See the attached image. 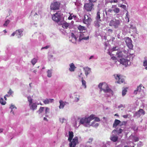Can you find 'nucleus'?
Segmentation results:
<instances>
[{"label":"nucleus","instance_id":"nucleus-1","mask_svg":"<svg viewBox=\"0 0 147 147\" xmlns=\"http://www.w3.org/2000/svg\"><path fill=\"white\" fill-rule=\"evenodd\" d=\"M69 137L68 138V141L70 142L69 144L70 147H76L77 144L78 143V137H75L71 140L74 136V133L72 131L69 132Z\"/></svg>","mask_w":147,"mask_h":147},{"label":"nucleus","instance_id":"nucleus-2","mask_svg":"<svg viewBox=\"0 0 147 147\" xmlns=\"http://www.w3.org/2000/svg\"><path fill=\"white\" fill-rule=\"evenodd\" d=\"M99 88L100 89L101 91L103 90L105 93L110 92L111 94L113 92L111 89L109 88L108 84L105 83H100L98 85Z\"/></svg>","mask_w":147,"mask_h":147},{"label":"nucleus","instance_id":"nucleus-3","mask_svg":"<svg viewBox=\"0 0 147 147\" xmlns=\"http://www.w3.org/2000/svg\"><path fill=\"white\" fill-rule=\"evenodd\" d=\"M117 56L119 57H123L126 58H130L131 55L132 56L133 54H131L129 52V50H124L117 53Z\"/></svg>","mask_w":147,"mask_h":147},{"label":"nucleus","instance_id":"nucleus-4","mask_svg":"<svg viewBox=\"0 0 147 147\" xmlns=\"http://www.w3.org/2000/svg\"><path fill=\"white\" fill-rule=\"evenodd\" d=\"M120 24V21L119 20L114 19L111 20L109 23V26L114 27V28H117L119 27Z\"/></svg>","mask_w":147,"mask_h":147},{"label":"nucleus","instance_id":"nucleus-5","mask_svg":"<svg viewBox=\"0 0 147 147\" xmlns=\"http://www.w3.org/2000/svg\"><path fill=\"white\" fill-rule=\"evenodd\" d=\"M94 6L92 3L89 2L88 3L84 4V8L87 11H91L93 9Z\"/></svg>","mask_w":147,"mask_h":147},{"label":"nucleus","instance_id":"nucleus-6","mask_svg":"<svg viewBox=\"0 0 147 147\" xmlns=\"http://www.w3.org/2000/svg\"><path fill=\"white\" fill-rule=\"evenodd\" d=\"M92 21V20L91 18L87 15H85L84 18L83 20V22L84 24L88 26L90 25Z\"/></svg>","mask_w":147,"mask_h":147},{"label":"nucleus","instance_id":"nucleus-7","mask_svg":"<svg viewBox=\"0 0 147 147\" xmlns=\"http://www.w3.org/2000/svg\"><path fill=\"white\" fill-rule=\"evenodd\" d=\"M125 42L127 46L130 49H133V45L132 42V41L131 39L129 37H127L125 38Z\"/></svg>","mask_w":147,"mask_h":147},{"label":"nucleus","instance_id":"nucleus-8","mask_svg":"<svg viewBox=\"0 0 147 147\" xmlns=\"http://www.w3.org/2000/svg\"><path fill=\"white\" fill-rule=\"evenodd\" d=\"M129 59L124 58L121 59L119 61L121 64L127 66V65H131V62L130 61V58Z\"/></svg>","mask_w":147,"mask_h":147},{"label":"nucleus","instance_id":"nucleus-9","mask_svg":"<svg viewBox=\"0 0 147 147\" xmlns=\"http://www.w3.org/2000/svg\"><path fill=\"white\" fill-rule=\"evenodd\" d=\"M52 18L54 21L57 22H59L61 19L60 14L59 12L56 13L53 15Z\"/></svg>","mask_w":147,"mask_h":147},{"label":"nucleus","instance_id":"nucleus-10","mask_svg":"<svg viewBox=\"0 0 147 147\" xmlns=\"http://www.w3.org/2000/svg\"><path fill=\"white\" fill-rule=\"evenodd\" d=\"M114 76L117 83L121 84L124 82V80L122 76L118 74H115Z\"/></svg>","mask_w":147,"mask_h":147},{"label":"nucleus","instance_id":"nucleus-11","mask_svg":"<svg viewBox=\"0 0 147 147\" xmlns=\"http://www.w3.org/2000/svg\"><path fill=\"white\" fill-rule=\"evenodd\" d=\"M60 3L59 2H56L51 4L50 8L51 9L56 10L58 9L59 7Z\"/></svg>","mask_w":147,"mask_h":147},{"label":"nucleus","instance_id":"nucleus-12","mask_svg":"<svg viewBox=\"0 0 147 147\" xmlns=\"http://www.w3.org/2000/svg\"><path fill=\"white\" fill-rule=\"evenodd\" d=\"M94 121L92 123V125L94 127H96L98 126L99 124L97 123H96V122H98L100 121V119L98 117H95L94 118Z\"/></svg>","mask_w":147,"mask_h":147},{"label":"nucleus","instance_id":"nucleus-13","mask_svg":"<svg viewBox=\"0 0 147 147\" xmlns=\"http://www.w3.org/2000/svg\"><path fill=\"white\" fill-rule=\"evenodd\" d=\"M89 119L87 118H82L80 120V123L81 124H88L90 123L88 121Z\"/></svg>","mask_w":147,"mask_h":147},{"label":"nucleus","instance_id":"nucleus-14","mask_svg":"<svg viewBox=\"0 0 147 147\" xmlns=\"http://www.w3.org/2000/svg\"><path fill=\"white\" fill-rule=\"evenodd\" d=\"M142 87L144 88V87L143 86L142 84H140L139 86H138L137 90H135L134 91V94H137V92H140L141 91Z\"/></svg>","mask_w":147,"mask_h":147},{"label":"nucleus","instance_id":"nucleus-15","mask_svg":"<svg viewBox=\"0 0 147 147\" xmlns=\"http://www.w3.org/2000/svg\"><path fill=\"white\" fill-rule=\"evenodd\" d=\"M54 100L53 99L46 98L43 101V102L45 104H48L52 102Z\"/></svg>","mask_w":147,"mask_h":147},{"label":"nucleus","instance_id":"nucleus-16","mask_svg":"<svg viewBox=\"0 0 147 147\" xmlns=\"http://www.w3.org/2000/svg\"><path fill=\"white\" fill-rule=\"evenodd\" d=\"M121 121L120 120L118 119H116L113 124V127L114 128H116L117 126L121 123Z\"/></svg>","mask_w":147,"mask_h":147},{"label":"nucleus","instance_id":"nucleus-17","mask_svg":"<svg viewBox=\"0 0 147 147\" xmlns=\"http://www.w3.org/2000/svg\"><path fill=\"white\" fill-rule=\"evenodd\" d=\"M101 20H96L94 22V26L96 28H98L100 26V22Z\"/></svg>","mask_w":147,"mask_h":147},{"label":"nucleus","instance_id":"nucleus-18","mask_svg":"<svg viewBox=\"0 0 147 147\" xmlns=\"http://www.w3.org/2000/svg\"><path fill=\"white\" fill-rule=\"evenodd\" d=\"M113 11V9H109L107 10H106L105 13L106 15L107 16H110L112 15V13Z\"/></svg>","mask_w":147,"mask_h":147},{"label":"nucleus","instance_id":"nucleus-19","mask_svg":"<svg viewBox=\"0 0 147 147\" xmlns=\"http://www.w3.org/2000/svg\"><path fill=\"white\" fill-rule=\"evenodd\" d=\"M69 66L70 68H69V71L71 72L74 71L76 67L75 66L74 64L73 63H72L69 65Z\"/></svg>","mask_w":147,"mask_h":147},{"label":"nucleus","instance_id":"nucleus-20","mask_svg":"<svg viewBox=\"0 0 147 147\" xmlns=\"http://www.w3.org/2000/svg\"><path fill=\"white\" fill-rule=\"evenodd\" d=\"M59 102L60 104V105L59 107V108L60 109H63L64 106L65 105V103L62 100H60L59 101Z\"/></svg>","mask_w":147,"mask_h":147},{"label":"nucleus","instance_id":"nucleus-21","mask_svg":"<svg viewBox=\"0 0 147 147\" xmlns=\"http://www.w3.org/2000/svg\"><path fill=\"white\" fill-rule=\"evenodd\" d=\"M111 139L113 142H116L118 139V137L117 136L113 135L111 137Z\"/></svg>","mask_w":147,"mask_h":147},{"label":"nucleus","instance_id":"nucleus-22","mask_svg":"<svg viewBox=\"0 0 147 147\" xmlns=\"http://www.w3.org/2000/svg\"><path fill=\"white\" fill-rule=\"evenodd\" d=\"M30 106V108L31 109L33 110H36L37 107V105L36 103H32L31 104Z\"/></svg>","mask_w":147,"mask_h":147},{"label":"nucleus","instance_id":"nucleus-23","mask_svg":"<svg viewBox=\"0 0 147 147\" xmlns=\"http://www.w3.org/2000/svg\"><path fill=\"white\" fill-rule=\"evenodd\" d=\"M15 32L16 35L18 36V38L20 37L22 32V31L20 29H19L16 30Z\"/></svg>","mask_w":147,"mask_h":147},{"label":"nucleus","instance_id":"nucleus-24","mask_svg":"<svg viewBox=\"0 0 147 147\" xmlns=\"http://www.w3.org/2000/svg\"><path fill=\"white\" fill-rule=\"evenodd\" d=\"M69 24L68 23L65 22L62 25V27L65 29H67L69 26Z\"/></svg>","mask_w":147,"mask_h":147},{"label":"nucleus","instance_id":"nucleus-25","mask_svg":"<svg viewBox=\"0 0 147 147\" xmlns=\"http://www.w3.org/2000/svg\"><path fill=\"white\" fill-rule=\"evenodd\" d=\"M78 29L79 30L80 32H82L84 30H86L85 27L84 26H82L81 25H79L78 27Z\"/></svg>","mask_w":147,"mask_h":147},{"label":"nucleus","instance_id":"nucleus-26","mask_svg":"<svg viewBox=\"0 0 147 147\" xmlns=\"http://www.w3.org/2000/svg\"><path fill=\"white\" fill-rule=\"evenodd\" d=\"M10 108L11 109V112L14 114V110H15L16 109V107L14 105H11L10 107Z\"/></svg>","mask_w":147,"mask_h":147},{"label":"nucleus","instance_id":"nucleus-27","mask_svg":"<svg viewBox=\"0 0 147 147\" xmlns=\"http://www.w3.org/2000/svg\"><path fill=\"white\" fill-rule=\"evenodd\" d=\"M123 131V129L120 128L119 130H117V129H114L112 131V132H114L115 131H116L117 133L118 134H121Z\"/></svg>","mask_w":147,"mask_h":147},{"label":"nucleus","instance_id":"nucleus-28","mask_svg":"<svg viewBox=\"0 0 147 147\" xmlns=\"http://www.w3.org/2000/svg\"><path fill=\"white\" fill-rule=\"evenodd\" d=\"M100 13L99 11H98L97 12V16L95 18V19L96 20H100Z\"/></svg>","mask_w":147,"mask_h":147},{"label":"nucleus","instance_id":"nucleus-29","mask_svg":"<svg viewBox=\"0 0 147 147\" xmlns=\"http://www.w3.org/2000/svg\"><path fill=\"white\" fill-rule=\"evenodd\" d=\"M45 109V107H40L38 110L37 111V112L39 114L42 113L44 110Z\"/></svg>","mask_w":147,"mask_h":147},{"label":"nucleus","instance_id":"nucleus-30","mask_svg":"<svg viewBox=\"0 0 147 147\" xmlns=\"http://www.w3.org/2000/svg\"><path fill=\"white\" fill-rule=\"evenodd\" d=\"M94 115H91L90 117L87 118V119H89V120H88V121H89V123H90V121L94 119Z\"/></svg>","mask_w":147,"mask_h":147},{"label":"nucleus","instance_id":"nucleus-31","mask_svg":"<svg viewBox=\"0 0 147 147\" xmlns=\"http://www.w3.org/2000/svg\"><path fill=\"white\" fill-rule=\"evenodd\" d=\"M85 74L87 76L90 71V69L88 67H87L85 68Z\"/></svg>","mask_w":147,"mask_h":147},{"label":"nucleus","instance_id":"nucleus-32","mask_svg":"<svg viewBox=\"0 0 147 147\" xmlns=\"http://www.w3.org/2000/svg\"><path fill=\"white\" fill-rule=\"evenodd\" d=\"M52 71V69L51 70H48L47 71V76L48 77L50 78L51 76Z\"/></svg>","mask_w":147,"mask_h":147},{"label":"nucleus","instance_id":"nucleus-33","mask_svg":"<svg viewBox=\"0 0 147 147\" xmlns=\"http://www.w3.org/2000/svg\"><path fill=\"white\" fill-rule=\"evenodd\" d=\"M28 101L29 102V105H30L32 103V99L30 96L28 97Z\"/></svg>","mask_w":147,"mask_h":147},{"label":"nucleus","instance_id":"nucleus-34","mask_svg":"<svg viewBox=\"0 0 147 147\" xmlns=\"http://www.w3.org/2000/svg\"><path fill=\"white\" fill-rule=\"evenodd\" d=\"M113 11H114L115 13H117L119 12V9L118 8H115L113 9Z\"/></svg>","mask_w":147,"mask_h":147},{"label":"nucleus","instance_id":"nucleus-35","mask_svg":"<svg viewBox=\"0 0 147 147\" xmlns=\"http://www.w3.org/2000/svg\"><path fill=\"white\" fill-rule=\"evenodd\" d=\"M82 85L84 86V88H86V81L84 80L83 78H82Z\"/></svg>","mask_w":147,"mask_h":147},{"label":"nucleus","instance_id":"nucleus-36","mask_svg":"<svg viewBox=\"0 0 147 147\" xmlns=\"http://www.w3.org/2000/svg\"><path fill=\"white\" fill-rule=\"evenodd\" d=\"M37 61V59L35 58L33 59L31 61V62L33 65H34L36 63Z\"/></svg>","mask_w":147,"mask_h":147},{"label":"nucleus","instance_id":"nucleus-37","mask_svg":"<svg viewBox=\"0 0 147 147\" xmlns=\"http://www.w3.org/2000/svg\"><path fill=\"white\" fill-rule=\"evenodd\" d=\"M6 102L4 101L3 99L2 98H1L0 99V103L2 105H4L6 104Z\"/></svg>","mask_w":147,"mask_h":147},{"label":"nucleus","instance_id":"nucleus-38","mask_svg":"<svg viewBox=\"0 0 147 147\" xmlns=\"http://www.w3.org/2000/svg\"><path fill=\"white\" fill-rule=\"evenodd\" d=\"M71 37H72V39H74L75 41H76L77 40V38L73 33H71Z\"/></svg>","mask_w":147,"mask_h":147},{"label":"nucleus","instance_id":"nucleus-39","mask_svg":"<svg viewBox=\"0 0 147 147\" xmlns=\"http://www.w3.org/2000/svg\"><path fill=\"white\" fill-rule=\"evenodd\" d=\"M9 22H10V20H7L6 21H5V23L3 24V26H7V25H8V24L9 23Z\"/></svg>","mask_w":147,"mask_h":147},{"label":"nucleus","instance_id":"nucleus-40","mask_svg":"<svg viewBox=\"0 0 147 147\" xmlns=\"http://www.w3.org/2000/svg\"><path fill=\"white\" fill-rule=\"evenodd\" d=\"M130 30H133L134 31H136V29L135 27L131 25L130 27Z\"/></svg>","mask_w":147,"mask_h":147},{"label":"nucleus","instance_id":"nucleus-41","mask_svg":"<svg viewBox=\"0 0 147 147\" xmlns=\"http://www.w3.org/2000/svg\"><path fill=\"white\" fill-rule=\"evenodd\" d=\"M140 112L141 113V114H142L143 115H144L145 114V112L142 109H140L138 111V112Z\"/></svg>","mask_w":147,"mask_h":147},{"label":"nucleus","instance_id":"nucleus-42","mask_svg":"<svg viewBox=\"0 0 147 147\" xmlns=\"http://www.w3.org/2000/svg\"><path fill=\"white\" fill-rule=\"evenodd\" d=\"M127 92V90L126 88H125L122 91V95L123 96L125 95L126 94V92Z\"/></svg>","mask_w":147,"mask_h":147},{"label":"nucleus","instance_id":"nucleus-43","mask_svg":"<svg viewBox=\"0 0 147 147\" xmlns=\"http://www.w3.org/2000/svg\"><path fill=\"white\" fill-rule=\"evenodd\" d=\"M111 59H112L114 61V62L115 63H116L117 62V58L115 56H113L111 57Z\"/></svg>","mask_w":147,"mask_h":147},{"label":"nucleus","instance_id":"nucleus-44","mask_svg":"<svg viewBox=\"0 0 147 147\" xmlns=\"http://www.w3.org/2000/svg\"><path fill=\"white\" fill-rule=\"evenodd\" d=\"M119 49V48L117 47H113L112 49V50L113 51H115Z\"/></svg>","mask_w":147,"mask_h":147},{"label":"nucleus","instance_id":"nucleus-45","mask_svg":"<svg viewBox=\"0 0 147 147\" xmlns=\"http://www.w3.org/2000/svg\"><path fill=\"white\" fill-rule=\"evenodd\" d=\"M49 109L47 107L45 108V114H47L49 112Z\"/></svg>","mask_w":147,"mask_h":147},{"label":"nucleus","instance_id":"nucleus-46","mask_svg":"<svg viewBox=\"0 0 147 147\" xmlns=\"http://www.w3.org/2000/svg\"><path fill=\"white\" fill-rule=\"evenodd\" d=\"M143 66H147V60H145L143 62Z\"/></svg>","mask_w":147,"mask_h":147},{"label":"nucleus","instance_id":"nucleus-47","mask_svg":"<svg viewBox=\"0 0 147 147\" xmlns=\"http://www.w3.org/2000/svg\"><path fill=\"white\" fill-rule=\"evenodd\" d=\"M119 7H122L125 10H126V5H121Z\"/></svg>","mask_w":147,"mask_h":147},{"label":"nucleus","instance_id":"nucleus-48","mask_svg":"<svg viewBox=\"0 0 147 147\" xmlns=\"http://www.w3.org/2000/svg\"><path fill=\"white\" fill-rule=\"evenodd\" d=\"M109 2L111 3H117V0H113V1L112 0H109Z\"/></svg>","mask_w":147,"mask_h":147},{"label":"nucleus","instance_id":"nucleus-49","mask_svg":"<svg viewBox=\"0 0 147 147\" xmlns=\"http://www.w3.org/2000/svg\"><path fill=\"white\" fill-rule=\"evenodd\" d=\"M127 123V122L126 121H123L122 122V124L120 125V126H122V125H125Z\"/></svg>","mask_w":147,"mask_h":147},{"label":"nucleus","instance_id":"nucleus-50","mask_svg":"<svg viewBox=\"0 0 147 147\" xmlns=\"http://www.w3.org/2000/svg\"><path fill=\"white\" fill-rule=\"evenodd\" d=\"M125 19L127 20V22H129V16H126L125 17Z\"/></svg>","mask_w":147,"mask_h":147},{"label":"nucleus","instance_id":"nucleus-51","mask_svg":"<svg viewBox=\"0 0 147 147\" xmlns=\"http://www.w3.org/2000/svg\"><path fill=\"white\" fill-rule=\"evenodd\" d=\"M13 93L12 91L11 90V89H10L9 91V92H8V93L10 95H11Z\"/></svg>","mask_w":147,"mask_h":147},{"label":"nucleus","instance_id":"nucleus-52","mask_svg":"<svg viewBox=\"0 0 147 147\" xmlns=\"http://www.w3.org/2000/svg\"><path fill=\"white\" fill-rule=\"evenodd\" d=\"M129 116V115L128 114H127V115H123V117L124 118H127Z\"/></svg>","mask_w":147,"mask_h":147},{"label":"nucleus","instance_id":"nucleus-53","mask_svg":"<svg viewBox=\"0 0 147 147\" xmlns=\"http://www.w3.org/2000/svg\"><path fill=\"white\" fill-rule=\"evenodd\" d=\"M49 46H47L46 47H42V48H41V49H47L49 47Z\"/></svg>","mask_w":147,"mask_h":147},{"label":"nucleus","instance_id":"nucleus-54","mask_svg":"<svg viewBox=\"0 0 147 147\" xmlns=\"http://www.w3.org/2000/svg\"><path fill=\"white\" fill-rule=\"evenodd\" d=\"M108 32H110V33H112L113 32V30L111 29H109L108 30Z\"/></svg>","mask_w":147,"mask_h":147},{"label":"nucleus","instance_id":"nucleus-55","mask_svg":"<svg viewBox=\"0 0 147 147\" xmlns=\"http://www.w3.org/2000/svg\"><path fill=\"white\" fill-rule=\"evenodd\" d=\"M97 0H89V1L91 2L92 3V2H95Z\"/></svg>","mask_w":147,"mask_h":147},{"label":"nucleus","instance_id":"nucleus-56","mask_svg":"<svg viewBox=\"0 0 147 147\" xmlns=\"http://www.w3.org/2000/svg\"><path fill=\"white\" fill-rule=\"evenodd\" d=\"M115 8H116V5H113L111 7L112 9H113Z\"/></svg>","mask_w":147,"mask_h":147},{"label":"nucleus","instance_id":"nucleus-57","mask_svg":"<svg viewBox=\"0 0 147 147\" xmlns=\"http://www.w3.org/2000/svg\"><path fill=\"white\" fill-rule=\"evenodd\" d=\"M72 19V17L71 16V15H70L69 16V17L68 18V19L69 20H71Z\"/></svg>","mask_w":147,"mask_h":147},{"label":"nucleus","instance_id":"nucleus-58","mask_svg":"<svg viewBox=\"0 0 147 147\" xmlns=\"http://www.w3.org/2000/svg\"><path fill=\"white\" fill-rule=\"evenodd\" d=\"M79 100V98L76 97L75 98V100L76 102H78Z\"/></svg>","mask_w":147,"mask_h":147},{"label":"nucleus","instance_id":"nucleus-59","mask_svg":"<svg viewBox=\"0 0 147 147\" xmlns=\"http://www.w3.org/2000/svg\"><path fill=\"white\" fill-rule=\"evenodd\" d=\"M89 38V37L88 36L87 37H84V38H83V39H85V40H88V39Z\"/></svg>","mask_w":147,"mask_h":147},{"label":"nucleus","instance_id":"nucleus-60","mask_svg":"<svg viewBox=\"0 0 147 147\" xmlns=\"http://www.w3.org/2000/svg\"><path fill=\"white\" fill-rule=\"evenodd\" d=\"M15 34H16V32H13L11 36H13L15 35Z\"/></svg>","mask_w":147,"mask_h":147},{"label":"nucleus","instance_id":"nucleus-61","mask_svg":"<svg viewBox=\"0 0 147 147\" xmlns=\"http://www.w3.org/2000/svg\"><path fill=\"white\" fill-rule=\"evenodd\" d=\"M92 139L90 138V139H89V141L88 142H92Z\"/></svg>","mask_w":147,"mask_h":147},{"label":"nucleus","instance_id":"nucleus-62","mask_svg":"<svg viewBox=\"0 0 147 147\" xmlns=\"http://www.w3.org/2000/svg\"><path fill=\"white\" fill-rule=\"evenodd\" d=\"M44 120H45V121H48V120L45 117H44Z\"/></svg>","mask_w":147,"mask_h":147},{"label":"nucleus","instance_id":"nucleus-63","mask_svg":"<svg viewBox=\"0 0 147 147\" xmlns=\"http://www.w3.org/2000/svg\"><path fill=\"white\" fill-rule=\"evenodd\" d=\"M3 130V129H2L0 128V133L2 132Z\"/></svg>","mask_w":147,"mask_h":147},{"label":"nucleus","instance_id":"nucleus-64","mask_svg":"<svg viewBox=\"0 0 147 147\" xmlns=\"http://www.w3.org/2000/svg\"><path fill=\"white\" fill-rule=\"evenodd\" d=\"M93 56H91L89 58V59H91L92 58H93Z\"/></svg>","mask_w":147,"mask_h":147}]
</instances>
